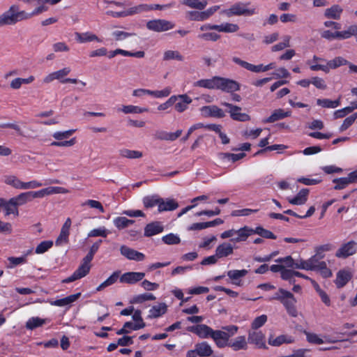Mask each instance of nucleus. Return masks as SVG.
Masks as SVG:
<instances>
[{
	"label": "nucleus",
	"instance_id": "nucleus-34",
	"mask_svg": "<svg viewBox=\"0 0 357 357\" xmlns=\"http://www.w3.org/2000/svg\"><path fill=\"white\" fill-rule=\"evenodd\" d=\"M352 275L348 271L340 270L337 272L335 279V284L337 288H342L351 280Z\"/></svg>",
	"mask_w": 357,
	"mask_h": 357
},
{
	"label": "nucleus",
	"instance_id": "nucleus-31",
	"mask_svg": "<svg viewBox=\"0 0 357 357\" xmlns=\"http://www.w3.org/2000/svg\"><path fill=\"white\" fill-rule=\"evenodd\" d=\"M163 226L160 222H153L144 228V236L150 237L158 234L163 231Z\"/></svg>",
	"mask_w": 357,
	"mask_h": 357
},
{
	"label": "nucleus",
	"instance_id": "nucleus-39",
	"mask_svg": "<svg viewBox=\"0 0 357 357\" xmlns=\"http://www.w3.org/2000/svg\"><path fill=\"white\" fill-rule=\"evenodd\" d=\"M120 271H114L106 280L102 282L97 288L96 291H100L105 288L114 284L119 278L120 279Z\"/></svg>",
	"mask_w": 357,
	"mask_h": 357
},
{
	"label": "nucleus",
	"instance_id": "nucleus-51",
	"mask_svg": "<svg viewBox=\"0 0 357 357\" xmlns=\"http://www.w3.org/2000/svg\"><path fill=\"white\" fill-rule=\"evenodd\" d=\"M121 156L130 159L139 158L142 156V153L139 151H134L123 149L119 151Z\"/></svg>",
	"mask_w": 357,
	"mask_h": 357
},
{
	"label": "nucleus",
	"instance_id": "nucleus-43",
	"mask_svg": "<svg viewBox=\"0 0 357 357\" xmlns=\"http://www.w3.org/2000/svg\"><path fill=\"white\" fill-rule=\"evenodd\" d=\"M238 25L234 23L226 22L218 24V31L219 32L235 33L238 31Z\"/></svg>",
	"mask_w": 357,
	"mask_h": 357
},
{
	"label": "nucleus",
	"instance_id": "nucleus-58",
	"mask_svg": "<svg viewBox=\"0 0 357 357\" xmlns=\"http://www.w3.org/2000/svg\"><path fill=\"white\" fill-rule=\"evenodd\" d=\"M254 234H257L259 235L260 236H261L263 238H269V239H275L276 238V236L273 232H271V231L267 230L266 229H264L263 227H256V229H254Z\"/></svg>",
	"mask_w": 357,
	"mask_h": 357
},
{
	"label": "nucleus",
	"instance_id": "nucleus-50",
	"mask_svg": "<svg viewBox=\"0 0 357 357\" xmlns=\"http://www.w3.org/2000/svg\"><path fill=\"white\" fill-rule=\"evenodd\" d=\"M346 63L347 61L340 56L336 57L334 59L328 61L326 65L327 68V73H328L331 69H335L337 67L346 64Z\"/></svg>",
	"mask_w": 357,
	"mask_h": 357
},
{
	"label": "nucleus",
	"instance_id": "nucleus-11",
	"mask_svg": "<svg viewBox=\"0 0 357 357\" xmlns=\"http://www.w3.org/2000/svg\"><path fill=\"white\" fill-rule=\"evenodd\" d=\"M211 338L218 348H224L229 344V335L223 330H213Z\"/></svg>",
	"mask_w": 357,
	"mask_h": 357
},
{
	"label": "nucleus",
	"instance_id": "nucleus-1",
	"mask_svg": "<svg viewBox=\"0 0 357 357\" xmlns=\"http://www.w3.org/2000/svg\"><path fill=\"white\" fill-rule=\"evenodd\" d=\"M103 3L105 5L104 7V8L106 10L105 14L114 18H121L134 15L142 12H146L147 11L148 8L147 4H139L138 6L131 7L126 10L116 12L112 10L111 8L114 6L123 8L124 6L123 3L120 1L106 0L104 1Z\"/></svg>",
	"mask_w": 357,
	"mask_h": 357
},
{
	"label": "nucleus",
	"instance_id": "nucleus-53",
	"mask_svg": "<svg viewBox=\"0 0 357 357\" xmlns=\"http://www.w3.org/2000/svg\"><path fill=\"white\" fill-rule=\"evenodd\" d=\"M48 10V7L45 5H41L36 7L31 13H26L24 10V18L25 20H29L33 16L38 15Z\"/></svg>",
	"mask_w": 357,
	"mask_h": 357
},
{
	"label": "nucleus",
	"instance_id": "nucleus-37",
	"mask_svg": "<svg viewBox=\"0 0 357 357\" xmlns=\"http://www.w3.org/2000/svg\"><path fill=\"white\" fill-rule=\"evenodd\" d=\"M291 116L290 112H286L282 109H278L273 112L272 114L264 120V123H274L277 121L283 119L286 117H289Z\"/></svg>",
	"mask_w": 357,
	"mask_h": 357
},
{
	"label": "nucleus",
	"instance_id": "nucleus-9",
	"mask_svg": "<svg viewBox=\"0 0 357 357\" xmlns=\"http://www.w3.org/2000/svg\"><path fill=\"white\" fill-rule=\"evenodd\" d=\"M33 198H43L45 196H49L55 194H66L68 193L69 190L63 187L59 186H50L43 188L38 191H33Z\"/></svg>",
	"mask_w": 357,
	"mask_h": 357
},
{
	"label": "nucleus",
	"instance_id": "nucleus-26",
	"mask_svg": "<svg viewBox=\"0 0 357 357\" xmlns=\"http://www.w3.org/2000/svg\"><path fill=\"white\" fill-rule=\"evenodd\" d=\"M75 40L79 43H85L92 41L101 43L102 40L100 39L96 34L86 31L84 33H75Z\"/></svg>",
	"mask_w": 357,
	"mask_h": 357
},
{
	"label": "nucleus",
	"instance_id": "nucleus-3",
	"mask_svg": "<svg viewBox=\"0 0 357 357\" xmlns=\"http://www.w3.org/2000/svg\"><path fill=\"white\" fill-rule=\"evenodd\" d=\"M250 3L238 1L231 5L229 8L222 10L221 14L228 17L233 16H252L257 13V9L250 7Z\"/></svg>",
	"mask_w": 357,
	"mask_h": 357
},
{
	"label": "nucleus",
	"instance_id": "nucleus-48",
	"mask_svg": "<svg viewBox=\"0 0 357 357\" xmlns=\"http://www.w3.org/2000/svg\"><path fill=\"white\" fill-rule=\"evenodd\" d=\"M160 202V198L157 195L147 196L143 199V204L146 208H152L155 206L159 208Z\"/></svg>",
	"mask_w": 357,
	"mask_h": 357
},
{
	"label": "nucleus",
	"instance_id": "nucleus-15",
	"mask_svg": "<svg viewBox=\"0 0 357 357\" xmlns=\"http://www.w3.org/2000/svg\"><path fill=\"white\" fill-rule=\"evenodd\" d=\"M91 265H86L81 263L77 269L68 278L64 279L63 282L70 283L85 277L90 271Z\"/></svg>",
	"mask_w": 357,
	"mask_h": 357
},
{
	"label": "nucleus",
	"instance_id": "nucleus-16",
	"mask_svg": "<svg viewBox=\"0 0 357 357\" xmlns=\"http://www.w3.org/2000/svg\"><path fill=\"white\" fill-rule=\"evenodd\" d=\"M71 72V68L70 67H65L62 69H60L57 71L51 73L45 76L43 79V82L46 84H49L53 82L55 79L59 80L61 83V80L64 79V77L69 75Z\"/></svg>",
	"mask_w": 357,
	"mask_h": 357
},
{
	"label": "nucleus",
	"instance_id": "nucleus-10",
	"mask_svg": "<svg viewBox=\"0 0 357 357\" xmlns=\"http://www.w3.org/2000/svg\"><path fill=\"white\" fill-rule=\"evenodd\" d=\"M248 340L257 348L266 349L265 335L261 331L251 330L248 332Z\"/></svg>",
	"mask_w": 357,
	"mask_h": 357
},
{
	"label": "nucleus",
	"instance_id": "nucleus-52",
	"mask_svg": "<svg viewBox=\"0 0 357 357\" xmlns=\"http://www.w3.org/2000/svg\"><path fill=\"white\" fill-rule=\"evenodd\" d=\"M172 89L170 87L167 86L163 89L162 90H156V91H151L149 89L148 95L152 96L154 98H162L169 96V95L171 93Z\"/></svg>",
	"mask_w": 357,
	"mask_h": 357
},
{
	"label": "nucleus",
	"instance_id": "nucleus-47",
	"mask_svg": "<svg viewBox=\"0 0 357 357\" xmlns=\"http://www.w3.org/2000/svg\"><path fill=\"white\" fill-rule=\"evenodd\" d=\"M45 323V319L38 317L30 318L26 323V328L29 330H33L36 328L43 326Z\"/></svg>",
	"mask_w": 357,
	"mask_h": 357
},
{
	"label": "nucleus",
	"instance_id": "nucleus-36",
	"mask_svg": "<svg viewBox=\"0 0 357 357\" xmlns=\"http://www.w3.org/2000/svg\"><path fill=\"white\" fill-rule=\"evenodd\" d=\"M227 347H230L234 351L246 350L248 342L245 336H238L233 341L229 342Z\"/></svg>",
	"mask_w": 357,
	"mask_h": 357
},
{
	"label": "nucleus",
	"instance_id": "nucleus-5",
	"mask_svg": "<svg viewBox=\"0 0 357 357\" xmlns=\"http://www.w3.org/2000/svg\"><path fill=\"white\" fill-rule=\"evenodd\" d=\"M284 293L285 295L280 303L284 306L287 313L290 316L296 317L298 316V311L296 307V299L290 291H287V292Z\"/></svg>",
	"mask_w": 357,
	"mask_h": 357
},
{
	"label": "nucleus",
	"instance_id": "nucleus-35",
	"mask_svg": "<svg viewBox=\"0 0 357 357\" xmlns=\"http://www.w3.org/2000/svg\"><path fill=\"white\" fill-rule=\"evenodd\" d=\"M81 296V293L70 295L65 298L52 301L51 305L58 307H64L71 305L76 301Z\"/></svg>",
	"mask_w": 357,
	"mask_h": 357
},
{
	"label": "nucleus",
	"instance_id": "nucleus-29",
	"mask_svg": "<svg viewBox=\"0 0 357 357\" xmlns=\"http://www.w3.org/2000/svg\"><path fill=\"white\" fill-rule=\"evenodd\" d=\"M254 234V229L248 227H242L236 230V236L231 239V241L234 243L245 241L252 234Z\"/></svg>",
	"mask_w": 357,
	"mask_h": 357
},
{
	"label": "nucleus",
	"instance_id": "nucleus-17",
	"mask_svg": "<svg viewBox=\"0 0 357 357\" xmlns=\"http://www.w3.org/2000/svg\"><path fill=\"white\" fill-rule=\"evenodd\" d=\"M144 276L145 273L142 272H127L121 275L120 282L132 284L141 281Z\"/></svg>",
	"mask_w": 357,
	"mask_h": 357
},
{
	"label": "nucleus",
	"instance_id": "nucleus-38",
	"mask_svg": "<svg viewBox=\"0 0 357 357\" xmlns=\"http://www.w3.org/2000/svg\"><path fill=\"white\" fill-rule=\"evenodd\" d=\"M178 206V203L173 199H163L160 198L159 212L174 211Z\"/></svg>",
	"mask_w": 357,
	"mask_h": 357
},
{
	"label": "nucleus",
	"instance_id": "nucleus-61",
	"mask_svg": "<svg viewBox=\"0 0 357 357\" xmlns=\"http://www.w3.org/2000/svg\"><path fill=\"white\" fill-rule=\"evenodd\" d=\"M109 231L105 227H100L99 228L93 229L91 230L88 234V237H107Z\"/></svg>",
	"mask_w": 357,
	"mask_h": 357
},
{
	"label": "nucleus",
	"instance_id": "nucleus-44",
	"mask_svg": "<svg viewBox=\"0 0 357 357\" xmlns=\"http://www.w3.org/2000/svg\"><path fill=\"white\" fill-rule=\"evenodd\" d=\"M317 104L324 108H336L340 105V99L335 100H331L330 99H317Z\"/></svg>",
	"mask_w": 357,
	"mask_h": 357
},
{
	"label": "nucleus",
	"instance_id": "nucleus-27",
	"mask_svg": "<svg viewBox=\"0 0 357 357\" xmlns=\"http://www.w3.org/2000/svg\"><path fill=\"white\" fill-rule=\"evenodd\" d=\"M294 342V338L291 335H281L277 337L271 335L268 338V344L273 347H280L282 344H291Z\"/></svg>",
	"mask_w": 357,
	"mask_h": 357
},
{
	"label": "nucleus",
	"instance_id": "nucleus-6",
	"mask_svg": "<svg viewBox=\"0 0 357 357\" xmlns=\"http://www.w3.org/2000/svg\"><path fill=\"white\" fill-rule=\"evenodd\" d=\"M221 105L228 107V112L233 120L242 122L250 120V116L248 114L241 112V108L240 107L226 102H221Z\"/></svg>",
	"mask_w": 357,
	"mask_h": 357
},
{
	"label": "nucleus",
	"instance_id": "nucleus-24",
	"mask_svg": "<svg viewBox=\"0 0 357 357\" xmlns=\"http://www.w3.org/2000/svg\"><path fill=\"white\" fill-rule=\"evenodd\" d=\"M248 271L246 269L242 270H230L227 272V275L231 280L233 284L236 286L242 285L241 278L248 274Z\"/></svg>",
	"mask_w": 357,
	"mask_h": 357
},
{
	"label": "nucleus",
	"instance_id": "nucleus-40",
	"mask_svg": "<svg viewBox=\"0 0 357 357\" xmlns=\"http://www.w3.org/2000/svg\"><path fill=\"white\" fill-rule=\"evenodd\" d=\"M164 61L176 60L183 61L184 56L177 50H167L163 54Z\"/></svg>",
	"mask_w": 357,
	"mask_h": 357
},
{
	"label": "nucleus",
	"instance_id": "nucleus-12",
	"mask_svg": "<svg viewBox=\"0 0 357 357\" xmlns=\"http://www.w3.org/2000/svg\"><path fill=\"white\" fill-rule=\"evenodd\" d=\"M321 259L322 258L319 257V256L316 253L314 255L307 260L300 259L301 266H297L298 269L305 271H317L318 270L319 264L321 263V261H320Z\"/></svg>",
	"mask_w": 357,
	"mask_h": 357
},
{
	"label": "nucleus",
	"instance_id": "nucleus-56",
	"mask_svg": "<svg viewBox=\"0 0 357 357\" xmlns=\"http://www.w3.org/2000/svg\"><path fill=\"white\" fill-rule=\"evenodd\" d=\"M356 119H357V113H355V114L347 117L344 120L342 124L340 126V127L339 128L340 132H342L345 131L346 130H347L354 123V121H356Z\"/></svg>",
	"mask_w": 357,
	"mask_h": 357
},
{
	"label": "nucleus",
	"instance_id": "nucleus-19",
	"mask_svg": "<svg viewBox=\"0 0 357 357\" xmlns=\"http://www.w3.org/2000/svg\"><path fill=\"white\" fill-rule=\"evenodd\" d=\"M31 199H34L33 192V191H28L21 192L18 195L10 198L9 201L11 204H13L17 208H18V206L24 205L26 204L28 202H30Z\"/></svg>",
	"mask_w": 357,
	"mask_h": 357
},
{
	"label": "nucleus",
	"instance_id": "nucleus-8",
	"mask_svg": "<svg viewBox=\"0 0 357 357\" xmlns=\"http://www.w3.org/2000/svg\"><path fill=\"white\" fill-rule=\"evenodd\" d=\"M218 89L225 92H234L240 89L238 82L234 80L218 76Z\"/></svg>",
	"mask_w": 357,
	"mask_h": 357
},
{
	"label": "nucleus",
	"instance_id": "nucleus-21",
	"mask_svg": "<svg viewBox=\"0 0 357 357\" xmlns=\"http://www.w3.org/2000/svg\"><path fill=\"white\" fill-rule=\"evenodd\" d=\"M201 112L204 116H211L215 118H223L225 116V112L216 105L204 106Z\"/></svg>",
	"mask_w": 357,
	"mask_h": 357
},
{
	"label": "nucleus",
	"instance_id": "nucleus-55",
	"mask_svg": "<svg viewBox=\"0 0 357 357\" xmlns=\"http://www.w3.org/2000/svg\"><path fill=\"white\" fill-rule=\"evenodd\" d=\"M53 245V241H44L40 243L36 248L35 252L38 255L43 254L50 249Z\"/></svg>",
	"mask_w": 357,
	"mask_h": 357
},
{
	"label": "nucleus",
	"instance_id": "nucleus-64",
	"mask_svg": "<svg viewBox=\"0 0 357 357\" xmlns=\"http://www.w3.org/2000/svg\"><path fill=\"white\" fill-rule=\"evenodd\" d=\"M336 36L339 40H344L351 38L354 36V28L353 25L349 26L347 30L336 31Z\"/></svg>",
	"mask_w": 357,
	"mask_h": 357
},
{
	"label": "nucleus",
	"instance_id": "nucleus-57",
	"mask_svg": "<svg viewBox=\"0 0 357 357\" xmlns=\"http://www.w3.org/2000/svg\"><path fill=\"white\" fill-rule=\"evenodd\" d=\"M304 334L306 336L307 341L309 343L314 344H323L324 342L317 334L307 332L305 331Z\"/></svg>",
	"mask_w": 357,
	"mask_h": 357
},
{
	"label": "nucleus",
	"instance_id": "nucleus-23",
	"mask_svg": "<svg viewBox=\"0 0 357 357\" xmlns=\"http://www.w3.org/2000/svg\"><path fill=\"white\" fill-rule=\"evenodd\" d=\"M232 61L241 66V67L247 69L248 70H250L251 72H253V73H260V72H266L265 70V66H264L263 64H259V65H253L252 63H250L247 61H243L241 60V59L238 58V57H234L232 59Z\"/></svg>",
	"mask_w": 357,
	"mask_h": 357
},
{
	"label": "nucleus",
	"instance_id": "nucleus-20",
	"mask_svg": "<svg viewBox=\"0 0 357 357\" xmlns=\"http://www.w3.org/2000/svg\"><path fill=\"white\" fill-rule=\"evenodd\" d=\"M343 13L342 7L339 4H333L324 10V16L327 19L338 20Z\"/></svg>",
	"mask_w": 357,
	"mask_h": 357
},
{
	"label": "nucleus",
	"instance_id": "nucleus-49",
	"mask_svg": "<svg viewBox=\"0 0 357 357\" xmlns=\"http://www.w3.org/2000/svg\"><path fill=\"white\" fill-rule=\"evenodd\" d=\"M21 181H22L15 175H6L3 178V182L6 184L17 190H20Z\"/></svg>",
	"mask_w": 357,
	"mask_h": 357
},
{
	"label": "nucleus",
	"instance_id": "nucleus-32",
	"mask_svg": "<svg viewBox=\"0 0 357 357\" xmlns=\"http://www.w3.org/2000/svg\"><path fill=\"white\" fill-rule=\"evenodd\" d=\"M234 252V247L229 243H222L215 249V255L219 258L227 257Z\"/></svg>",
	"mask_w": 357,
	"mask_h": 357
},
{
	"label": "nucleus",
	"instance_id": "nucleus-46",
	"mask_svg": "<svg viewBox=\"0 0 357 357\" xmlns=\"http://www.w3.org/2000/svg\"><path fill=\"white\" fill-rule=\"evenodd\" d=\"M113 222L116 228L119 229H123L132 225L135 221L132 220H129L126 217H117L114 219Z\"/></svg>",
	"mask_w": 357,
	"mask_h": 357
},
{
	"label": "nucleus",
	"instance_id": "nucleus-4",
	"mask_svg": "<svg viewBox=\"0 0 357 357\" xmlns=\"http://www.w3.org/2000/svg\"><path fill=\"white\" fill-rule=\"evenodd\" d=\"M175 26L174 23L162 19L150 20L146 23L148 29L155 32L169 31Z\"/></svg>",
	"mask_w": 357,
	"mask_h": 357
},
{
	"label": "nucleus",
	"instance_id": "nucleus-63",
	"mask_svg": "<svg viewBox=\"0 0 357 357\" xmlns=\"http://www.w3.org/2000/svg\"><path fill=\"white\" fill-rule=\"evenodd\" d=\"M290 36H285L284 38H283V41L281 42V43H279L275 45H273L272 47H271V50L273 52H278V51H280V50H282L283 49L286 48V47H289L290 46Z\"/></svg>",
	"mask_w": 357,
	"mask_h": 357
},
{
	"label": "nucleus",
	"instance_id": "nucleus-22",
	"mask_svg": "<svg viewBox=\"0 0 357 357\" xmlns=\"http://www.w3.org/2000/svg\"><path fill=\"white\" fill-rule=\"evenodd\" d=\"M176 98L175 109L178 112H183L188 109L192 100L186 94L174 96Z\"/></svg>",
	"mask_w": 357,
	"mask_h": 357
},
{
	"label": "nucleus",
	"instance_id": "nucleus-62",
	"mask_svg": "<svg viewBox=\"0 0 357 357\" xmlns=\"http://www.w3.org/2000/svg\"><path fill=\"white\" fill-rule=\"evenodd\" d=\"M69 232L61 230L60 234L55 241L56 246H63L68 243Z\"/></svg>",
	"mask_w": 357,
	"mask_h": 357
},
{
	"label": "nucleus",
	"instance_id": "nucleus-59",
	"mask_svg": "<svg viewBox=\"0 0 357 357\" xmlns=\"http://www.w3.org/2000/svg\"><path fill=\"white\" fill-rule=\"evenodd\" d=\"M162 240L165 244L167 245L178 244L181 241L179 236L172 233L162 236Z\"/></svg>",
	"mask_w": 357,
	"mask_h": 357
},
{
	"label": "nucleus",
	"instance_id": "nucleus-28",
	"mask_svg": "<svg viewBox=\"0 0 357 357\" xmlns=\"http://www.w3.org/2000/svg\"><path fill=\"white\" fill-rule=\"evenodd\" d=\"M167 311V305L165 303H160L153 305L149 311V319L158 318L165 314Z\"/></svg>",
	"mask_w": 357,
	"mask_h": 357
},
{
	"label": "nucleus",
	"instance_id": "nucleus-42",
	"mask_svg": "<svg viewBox=\"0 0 357 357\" xmlns=\"http://www.w3.org/2000/svg\"><path fill=\"white\" fill-rule=\"evenodd\" d=\"M182 3L191 8L197 10H203L207 6L205 0H182Z\"/></svg>",
	"mask_w": 357,
	"mask_h": 357
},
{
	"label": "nucleus",
	"instance_id": "nucleus-41",
	"mask_svg": "<svg viewBox=\"0 0 357 357\" xmlns=\"http://www.w3.org/2000/svg\"><path fill=\"white\" fill-rule=\"evenodd\" d=\"M119 110L124 114H140L148 112L149 109L146 107H140L135 105H123Z\"/></svg>",
	"mask_w": 357,
	"mask_h": 357
},
{
	"label": "nucleus",
	"instance_id": "nucleus-54",
	"mask_svg": "<svg viewBox=\"0 0 357 357\" xmlns=\"http://www.w3.org/2000/svg\"><path fill=\"white\" fill-rule=\"evenodd\" d=\"M112 36L116 41H122L126 38L136 36L135 33H129L123 31L116 30L112 33Z\"/></svg>",
	"mask_w": 357,
	"mask_h": 357
},
{
	"label": "nucleus",
	"instance_id": "nucleus-45",
	"mask_svg": "<svg viewBox=\"0 0 357 357\" xmlns=\"http://www.w3.org/2000/svg\"><path fill=\"white\" fill-rule=\"evenodd\" d=\"M276 262L284 264V266L287 267L296 269H298L297 266H301L300 259L294 260L291 256H287L283 258H279L276 259Z\"/></svg>",
	"mask_w": 357,
	"mask_h": 357
},
{
	"label": "nucleus",
	"instance_id": "nucleus-30",
	"mask_svg": "<svg viewBox=\"0 0 357 357\" xmlns=\"http://www.w3.org/2000/svg\"><path fill=\"white\" fill-rule=\"evenodd\" d=\"M309 190L303 188L294 197H288V202L294 205H303L307 200Z\"/></svg>",
	"mask_w": 357,
	"mask_h": 357
},
{
	"label": "nucleus",
	"instance_id": "nucleus-60",
	"mask_svg": "<svg viewBox=\"0 0 357 357\" xmlns=\"http://www.w3.org/2000/svg\"><path fill=\"white\" fill-rule=\"evenodd\" d=\"M155 299V297L153 294L151 293H145L142 294L137 295L133 298L132 303H142L146 301H153Z\"/></svg>",
	"mask_w": 357,
	"mask_h": 357
},
{
	"label": "nucleus",
	"instance_id": "nucleus-33",
	"mask_svg": "<svg viewBox=\"0 0 357 357\" xmlns=\"http://www.w3.org/2000/svg\"><path fill=\"white\" fill-rule=\"evenodd\" d=\"M195 348L200 357H209L213 353L211 346L206 342L196 344Z\"/></svg>",
	"mask_w": 357,
	"mask_h": 357
},
{
	"label": "nucleus",
	"instance_id": "nucleus-18",
	"mask_svg": "<svg viewBox=\"0 0 357 357\" xmlns=\"http://www.w3.org/2000/svg\"><path fill=\"white\" fill-rule=\"evenodd\" d=\"M182 132V130H177L174 132H169L162 130H158L155 132L154 137L159 140L173 142L181 135Z\"/></svg>",
	"mask_w": 357,
	"mask_h": 357
},
{
	"label": "nucleus",
	"instance_id": "nucleus-2",
	"mask_svg": "<svg viewBox=\"0 0 357 357\" xmlns=\"http://www.w3.org/2000/svg\"><path fill=\"white\" fill-rule=\"evenodd\" d=\"M24 20V10H20L17 5L13 4L0 15V28L15 25Z\"/></svg>",
	"mask_w": 357,
	"mask_h": 357
},
{
	"label": "nucleus",
	"instance_id": "nucleus-14",
	"mask_svg": "<svg viewBox=\"0 0 357 357\" xmlns=\"http://www.w3.org/2000/svg\"><path fill=\"white\" fill-rule=\"evenodd\" d=\"M187 330L196 334L200 338L205 339L211 337L213 329L206 324H197L188 327Z\"/></svg>",
	"mask_w": 357,
	"mask_h": 357
},
{
	"label": "nucleus",
	"instance_id": "nucleus-7",
	"mask_svg": "<svg viewBox=\"0 0 357 357\" xmlns=\"http://www.w3.org/2000/svg\"><path fill=\"white\" fill-rule=\"evenodd\" d=\"M357 251V243L354 241H350L342 244L335 253L338 258H347L354 255Z\"/></svg>",
	"mask_w": 357,
	"mask_h": 357
},
{
	"label": "nucleus",
	"instance_id": "nucleus-13",
	"mask_svg": "<svg viewBox=\"0 0 357 357\" xmlns=\"http://www.w3.org/2000/svg\"><path fill=\"white\" fill-rule=\"evenodd\" d=\"M120 252L129 260L142 261L145 259V255L142 252H138L126 245H121L120 247Z\"/></svg>",
	"mask_w": 357,
	"mask_h": 357
},
{
	"label": "nucleus",
	"instance_id": "nucleus-25",
	"mask_svg": "<svg viewBox=\"0 0 357 357\" xmlns=\"http://www.w3.org/2000/svg\"><path fill=\"white\" fill-rule=\"evenodd\" d=\"M218 76L210 79H202L193 83L195 87H200L206 89H218Z\"/></svg>",
	"mask_w": 357,
	"mask_h": 357
}]
</instances>
